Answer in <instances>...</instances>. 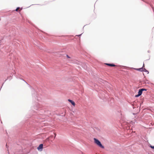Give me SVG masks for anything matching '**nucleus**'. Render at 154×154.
<instances>
[{
    "label": "nucleus",
    "mask_w": 154,
    "mask_h": 154,
    "mask_svg": "<svg viewBox=\"0 0 154 154\" xmlns=\"http://www.w3.org/2000/svg\"><path fill=\"white\" fill-rule=\"evenodd\" d=\"M120 66V67H124V66Z\"/></svg>",
    "instance_id": "bb28decb"
},
{
    "label": "nucleus",
    "mask_w": 154,
    "mask_h": 154,
    "mask_svg": "<svg viewBox=\"0 0 154 154\" xmlns=\"http://www.w3.org/2000/svg\"><path fill=\"white\" fill-rule=\"evenodd\" d=\"M143 103V101L141 102V103H140V104L141 105Z\"/></svg>",
    "instance_id": "412c9836"
},
{
    "label": "nucleus",
    "mask_w": 154,
    "mask_h": 154,
    "mask_svg": "<svg viewBox=\"0 0 154 154\" xmlns=\"http://www.w3.org/2000/svg\"><path fill=\"white\" fill-rule=\"evenodd\" d=\"M4 83L2 84V86L1 87V88L2 87V86L3 85V84H4Z\"/></svg>",
    "instance_id": "b1692460"
},
{
    "label": "nucleus",
    "mask_w": 154,
    "mask_h": 154,
    "mask_svg": "<svg viewBox=\"0 0 154 154\" xmlns=\"http://www.w3.org/2000/svg\"><path fill=\"white\" fill-rule=\"evenodd\" d=\"M149 147L152 149H154V146H152L150 145Z\"/></svg>",
    "instance_id": "2eb2a0df"
},
{
    "label": "nucleus",
    "mask_w": 154,
    "mask_h": 154,
    "mask_svg": "<svg viewBox=\"0 0 154 154\" xmlns=\"http://www.w3.org/2000/svg\"><path fill=\"white\" fill-rule=\"evenodd\" d=\"M8 154H9V152H8Z\"/></svg>",
    "instance_id": "cd10ccee"
},
{
    "label": "nucleus",
    "mask_w": 154,
    "mask_h": 154,
    "mask_svg": "<svg viewBox=\"0 0 154 154\" xmlns=\"http://www.w3.org/2000/svg\"><path fill=\"white\" fill-rule=\"evenodd\" d=\"M148 52V53H149V50H148V51H147Z\"/></svg>",
    "instance_id": "a878e982"
},
{
    "label": "nucleus",
    "mask_w": 154,
    "mask_h": 154,
    "mask_svg": "<svg viewBox=\"0 0 154 154\" xmlns=\"http://www.w3.org/2000/svg\"><path fill=\"white\" fill-rule=\"evenodd\" d=\"M32 118H30L28 119L26 122L22 125L20 130L19 134V136L23 140H26V138H24L27 134L29 130L32 131L33 128L35 127V122H37L36 120H33L32 121Z\"/></svg>",
    "instance_id": "f257e3e1"
},
{
    "label": "nucleus",
    "mask_w": 154,
    "mask_h": 154,
    "mask_svg": "<svg viewBox=\"0 0 154 154\" xmlns=\"http://www.w3.org/2000/svg\"><path fill=\"white\" fill-rule=\"evenodd\" d=\"M37 114H40V112H38V113H37Z\"/></svg>",
    "instance_id": "393cba45"
},
{
    "label": "nucleus",
    "mask_w": 154,
    "mask_h": 154,
    "mask_svg": "<svg viewBox=\"0 0 154 154\" xmlns=\"http://www.w3.org/2000/svg\"><path fill=\"white\" fill-rule=\"evenodd\" d=\"M140 89L142 92L143 91H146L147 90V89L146 88H141Z\"/></svg>",
    "instance_id": "ddd939ff"
},
{
    "label": "nucleus",
    "mask_w": 154,
    "mask_h": 154,
    "mask_svg": "<svg viewBox=\"0 0 154 154\" xmlns=\"http://www.w3.org/2000/svg\"><path fill=\"white\" fill-rule=\"evenodd\" d=\"M143 72H147V74L149 73V71L148 70H147V69H145V68H143Z\"/></svg>",
    "instance_id": "f8f14e48"
},
{
    "label": "nucleus",
    "mask_w": 154,
    "mask_h": 154,
    "mask_svg": "<svg viewBox=\"0 0 154 154\" xmlns=\"http://www.w3.org/2000/svg\"><path fill=\"white\" fill-rule=\"evenodd\" d=\"M22 8H21V10H22Z\"/></svg>",
    "instance_id": "c85d7f7f"
},
{
    "label": "nucleus",
    "mask_w": 154,
    "mask_h": 154,
    "mask_svg": "<svg viewBox=\"0 0 154 154\" xmlns=\"http://www.w3.org/2000/svg\"><path fill=\"white\" fill-rule=\"evenodd\" d=\"M66 57L68 58H70V57L68 55H66Z\"/></svg>",
    "instance_id": "a211bd4d"
},
{
    "label": "nucleus",
    "mask_w": 154,
    "mask_h": 154,
    "mask_svg": "<svg viewBox=\"0 0 154 154\" xmlns=\"http://www.w3.org/2000/svg\"><path fill=\"white\" fill-rule=\"evenodd\" d=\"M143 67L139 68H135V69L138 71L143 72Z\"/></svg>",
    "instance_id": "1a4fd4ad"
},
{
    "label": "nucleus",
    "mask_w": 154,
    "mask_h": 154,
    "mask_svg": "<svg viewBox=\"0 0 154 154\" xmlns=\"http://www.w3.org/2000/svg\"><path fill=\"white\" fill-rule=\"evenodd\" d=\"M140 96V95L139 94H137L135 95V97H139Z\"/></svg>",
    "instance_id": "4468645a"
},
{
    "label": "nucleus",
    "mask_w": 154,
    "mask_h": 154,
    "mask_svg": "<svg viewBox=\"0 0 154 154\" xmlns=\"http://www.w3.org/2000/svg\"><path fill=\"white\" fill-rule=\"evenodd\" d=\"M12 78V76H10L7 77V78L5 80V82H6L7 80L9 79L10 80Z\"/></svg>",
    "instance_id": "9b49d317"
},
{
    "label": "nucleus",
    "mask_w": 154,
    "mask_h": 154,
    "mask_svg": "<svg viewBox=\"0 0 154 154\" xmlns=\"http://www.w3.org/2000/svg\"><path fill=\"white\" fill-rule=\"evenodd\" d=\"M94 143L97 144L98 146L103 149L104 148V146L102 145L101 142L97 138H94Z\"/></svg>",
    "instance_id": "20e7f679"
},
{
    "label": "nucleus",
    "mask_w": 154,
    "mask_h": 154,
    "mask_svg": "<svg viewBox=\"0 0 154 154\" xmlns=\"http://www.w3.org/2000/svg\"><path fill=\"white\" fill-rule=\"evenodd\" d=\"M82 34H79V35H76V36H78V37H80V36H81L82 35Z\"/></svg>",
    "instance_id": "f3484780"
},
{
    "label": "nucleus",
    "mask_w": 154,
    "mask_h": 154,
    "mask_svg": "<svg viewBox=\"0 0 154 154\" xmlns=\"http://www.w3.org/2000/svg\"><path fill=\"white\" fill-rule=\"evenodd\" d=\"M37 90H38V91H39V92H40V90L37 88Z\"/></svg>",
    "instance_id": "4be33fe9"
},
{
    "label": "nucleus",
    "mask_w": 154,
    "mask_h": 154,
    "mask_svg": "<svg viewBox=\"0 0 154 154\" xmlns=\"http://www.w3.org/2000/svg\"><path fill=\"white\" fill-rule=\"evenodd\" d=\"M68 101L69 102H70L71 104H72V105L74 106H75V102L73 101L72 100H71L70 99H68Z\"/></svg>",
    "instance_id": "0eeeda50"
},
{
    "label": "nucleus",
    "mask_w": 154,
    "mask_h": 154,
    "mask_svg": "<svg viewBox=\"0 0 154 154\" xmlns=\"http://www.w3.org/2000/svg\"><path fill=\"white\" fill-rule=\"evenodd\" d=\"M37 149L38 151H42L43 149V144L42 143L40 144L37 147Z\"/></svg>",
    "instance_id": "423d86ee"
},
{
    "label": "nucleus",
    "mask_w": 154,
    "mask_h": 154,
    "mask_svg": "<svg viewBox=\"0 0 154 154\" xmlns=\"http://www.w3.org/2000/svg\"><path fill=\"white\" fill-rule=\"evenodd\" d=\"M37 90L33 88L32 91V95L33 99L37 101H40L41 97L39 96V93H38Z\"/></svg>",
    "instance_id": "f03ea898"
},
{
    "label": "nucleus",
    "mask_w": 154,
    "mask_h": 154,
    "mask_svg": "<svg viewBox=\"0 0 154 154\" xmlns=\"http://www.w3.org/2000/svg\"><path fill=\"white\" fill-rule=\"evenodd\" d=\"M6 37L5 35L2 36L0 39V49H3L6 52H7L6 47H2V45L4 44L6 42Z\"/></svg>",
    "instance_id": "7ed1b4c3"
},
{
    "label": "nucleus",
    "mask_w": 154,
    "mask_h": 154,
    "mask_svg": "<svg viewBox=\"0 0 154 154\" xmlns=\"http://www.w3.org/2000/svg\"><path fill=\"white\" fill-rule=\"evenodd\" d=\"M143 92L140 89H139L138 90V94L140 95H141L142 94Z\"/></svg>",
    "instance_id": "9d476101"
},
{
    "label": "nucleus",
    "mask_w": 154,
    "mask_h": 154,
    "mask_svg": "<svg viewBox=\"0 0 154 154\" xmlns=\"http://www.w3.org/2000/svg\"><path fill=\"white\" fill-rule=\"evenodd\" d=\"M22 80H23V81H24L27 84V83L23 79H22Z\"/></svg>",
    "instance_id": "5701e85b"
},
{
    "label": "nucleus",
    "mask_w": 154,
    "mask_h": 154,
    "mask_svg": "<svg viewBox=\"0 0 154 154\" xmlns=\"http://www.w3.org/2000/svg\"><path fill=\"white\" fill-rule=\"evenodd\" d=\"M144 64L143 63V66H142V67H143V68H144Z\"/></svg>",
    "instance_id": "aec40b11"
},
{
    "label": "nucleus",
    "mask_w": 154,
    "mask_h": 154,
    "mask_svg": "<svg viewBox=\"0 0 154 154\" xmlns=\"http://www.w3.org/2000/svg\"><path fill=\"white\" fill-rule=\"evenodd\" d=\"M105 64L107 66H115L116 65L113 63H105Z\"/></svg>",
    "instance_id": "6e6552de"
},
{
    "label": "nucleus",
    "mask_w": 154,
    "mask_h": 154,
    "mask_svg": "<svg viewBox=\"0 0 154 154\" xmlns=\"http://www.w3.org/2000/svg\"><path fill=\"white\" fill-rule=\"evenodd\" d=\"M8 143H7L6 145V147L7 148H8Z\"/></svg>",
    "instance_id": "6ab92c4d"
},
{
    "label": "nucleus",
    "mask_w": 154,
    "mask_h": 154,
    "mask_svg": "<svg viewBox=\"0 0 154 154\" xmlns=\"http://www.w3.org/2000/svg\"><path fill=\"white\" fill-rule=\"evenodd\" d=\"M20 8V7H18L15 10V11H17V12H18V9Z\"/></svg>",
    "instance_id": "dca6fc26"
},
{
    "label": "nucleus",
    "mask_w": 154,
    "mask_h": 154,
    "mask_svg": "<svg viewBox=\"0 0 154 154\" xmlns=\"http://www.w3.org/2000/svg\"><path fill=\"white\" fill-rule=\"evenodd\" d=\"M34 109L37 110H40L42 109V106L39 103H36L33 107Z\"/></svg>",
    "instance_id": "39448f33"
}]
</instances>
